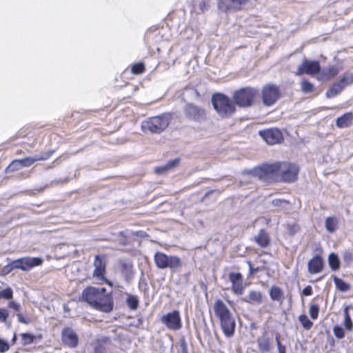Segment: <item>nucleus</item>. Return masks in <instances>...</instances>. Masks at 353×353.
Here are the masks:
<instances>
[{"label":"nucleus","instance_id":"1","mask_svg":"<svg viewBox=\"0 0 353 353\" xmlns=\"http://www.w3.org/2000/svg\"><path fill=\"white\" fill-rule=\"evenodd\" d=\"M83 299L93 308L103 312L113 310V299L105 288L88 287L82 292Z\"/></svg>","mask_w":353,"mask_h":353},{"label":"nucleus","instance_id":"2","mask_svg":"<svg viewBox=\"0 0 353 353\" xmlns=\"http://www.w3.org/2000/svg\"><path fill=\"white\" fill-rule=\"evenodd\" d=\"M213 310L224 335L228 338L232 337L234 334L236 322L230 309L222 300L219 299L215 301Z\"/></svg>","mask_w":353,"mask_h":353},{"label":"nucleus","instance_id":"3","mask_svg":"<svg viewBox=\"0 0 353 353\" xmlns=\"http://www.w3.org/2000/svg\"><path fill=\"white\" fill-rule=\"evenodd\" d=\"M170 121L171 116L169 114L149 117L142 121L141 129L145 133L161 134L168 127Z\"/></svg>","mask_w":353,"mask_h":353},{"label":"nucleus","instance_id":"4","mask_svg":"<svg viewBox=\"0 0 353 353\" xmlns=\"http://www.w3.org/2000/svg\"><path fill=\"white\" fill-rule=\"evenodd\" d=\"M214 108L222 117H228L235 112V106L227 96L216 93L212 97Z\"/></svg>","mask_w":353,"mask_h":353},{"label":"nucleus","instance_id":"5","mask_svg":"<svg viewBox=\"0 0 353 353\" xmlns=\"http://www.w3.org/2000/svg\"><path fill=\"white\" fill-rule=\"evenodd\" d=\"M277 162L272 164H263L256 167L250 171V173L260 180L265 182L278 181Z\"/></svg>","mask_w":353,"mask_h":353},{"label":"nucleus","instance_id":"6","mask_svg":"<svg viewBox=\"0 0 353 353\" xmlns=\"http://www.w3.org/2000/svg\"><path fill=\"white\" fill-rule=\"evenodd\" d=\"M257 90L253 88H243L236 91L233 99L236 105L241 108H248L252 105L254 99L257 94Z\"/></svg>","mask_w":353,"mask_h":353},{"label":"nucleus","instance_id":"7","mask_svg":"<svg viewBox=\"0 0 353 353\" xmlns=\"http://www.w3.org/2000/svg\"><path fill=\"white\" fill-rule=\"evenodd\" d=\"M278 181L286 183L294 182L297 179L299 168L296 164L287 162H277Z\"/></svg>","mask_w":353,"mask_h":353},{"label":"nucleus","instance_id":"8","mask_svg":"<svg viewBox=\"0 0 353 353\" xmlns=\"http://www.w3.org/2000/svg\"><path fill=\"white\" fill-rule=\"evenodd\" d=\"M154 260L157 268L160 269L170 268L178 269L181 266V260L179 257L172 255H167L158 252L154 256Z\"/></svg>","mask_w":353,"mask_h":353},{"label":"nucleus","instance_id":"9","mask_svg":"<svg viewBox=\"0 0 353 353\" xmlns=\"http://www.w3.org/2000/svg\"><path fill=\"white\" fill-rule=\"evenodd\" d=\"M281 97L279 88L273 84H268L262 90L263 103L266 106L274 105Z\"/></svg>","mask_w":353,"mask_h":353},{"label":"nucleus","instance_id":"10","mask_svg":"<svg viewBox=\"0 0 353 353\" xmlns=\"http://www.w3.org/2000/svg\"><path fill=\"white\" fill-rule=\"evenodd\" d=\"M161 321L170 330L176 331L182 327L180 313L178 310H174L163 315L161 317Z\"/></svg>","mask_w":353,"mask_h":353},{"label":"nucleus","instance_id":"11","mask_svg":"<svg viewBox=\"0 0 353 353\" xmlns=\"http://www.w3.org/2000/svg\"><path fill=\"white\" fill-rule=\"evenodd\" d=\"M353 83V74H345L338 82L334 83L326 92L327 98H333L338 95L343 88Z\"/></svg>","mask_w":353,"mask_h":353},{"label":"nucleus","instance_id":"12","mask_svg":"<svg viewBox=\"0 0 353 353\" xmlns=\"http://www.w3.org/2000/svg\"><path fill=\"white\" fill-rule=\"evenodd\" d=\"M43 259L40 257H23L12 261V266L23 271H29L32 268L41 265Z\"/></svg>","mask_w":353,"mask_h":353},{"label":"nucleus","instance_id":"13","mask_svg":"<svg viewBox=\"0 0 353 353\" xmlns=\"http://www.w3.org/2000/svg\"><path fill=\"white\" fill-rule=\"evenodd\" d=\"M185 117L190 120L201 122L205 118V110L194 103H187L183 108Z\"/></svg>","mask_w":353,"mask_h":353},{"label":"nucleus","instance_id":"14","mask_svg":"<svg viewBox=\"0 0 353 353\" xmlns=\"http://www.w3.org/2000/svg\"><path fill=\"white\" fill-rule=\"evenodd\" d=\"M94 267V268L92 273L93 276L97 279L99 281H105L108 284L111 285V283L108 281L104 276V273L106 269V262L103 256H95Z\"/></svg>","mask_w":353,"mask_h":353},{"label":"nucleus","instance_id":"15","mask_svg":"<svg viewBox=\"0 0 353 353\" xmlns=\"http://www.w3.org/2000/svg\"><path fill=\"white\" fill-rule=\"evenodd\" d=\"M321 66L317 61H310L305 59L301 64L298 66L296 75L307 74L314 75L320 72Z\"/></svg>","mask_w":353,"mask_h":353},{"label":"nucleus","instance_id":"16","mask_svg":"<svg viewBox=\"0 0 353 353\" xmlns=\"http://www.w3.org/2000/svg\"><path fill=\"white\" fill-rule=\"evenodd\" d=\"M248 0H219L218 8L223 12L239 11L242 10Z\"/></svg>","mask_w":353,"mask_h":353},{"label":"nucleus","instance_id":"17","mask_svg":"<svg viewBox=\"0 0 353 353\" xmlns=\"http://www.w3.org/2000/svg\"><path fill=\"white\" fill-rule=\"evenodd\" d=\"M260 137L269 145L279 143L283 140V135L280 130L270 128L259 132Z\"/></svg>","mask_w":353,"mask_h":353},{"label":"nucleus","instance_id":"18","mask_svg":"<svg viewBox=\"0 0 353 353\" xmlns=\"http://www.w3.org/2000/svg\"><path fill=\"white\" fill-rule=\"evenodd\" d=\"M54 151L53 150L42 152L40 154H35L32 157L19 159V162L21 163L22 168L30 167L37 161L48 159L54 154Z\"/></svg>","mask_w":353,"mask_h":353},{"label":"nucleus","instance_id":"19","mask_svg":"<svg viewBox=\"0 0 353 353\" xmlns=\"http://www.w3.org/2000/svg\"><path fill=\"white\" fill-rule=\"evenodd\" d=\"M61 337L63 344L68 347L74 348L78 345L79 337L71 328L63 329L61 332Z\"/></svg>","mask_w":353,"mask_h":353},{"label":"nucleus","instance_id":"20","mask_svg":"<svg viewBox=\"0 0 353 353\" xmlns=\"http://www.w3.org/2000/svg\"><path fill=\"white\" fill-rule=\"evenodd\" d=\"M242 275L239 272H230L229 279L232 284V290L236 294L243 292Z\"/></svg>","mask_w":353,"mask_h":353},{"label":"nucleus","instance_id":"21","mask_svg":"<svg viewBox=\"0 0 353 353\" xmlns=\"http://www.w3.org/2000/svg\"><path fill=\"white\" fill-rule=\"evenodd\" d=\"M323 262L319 255H315L307 263V270L310 274H317L323 270Z\"/></svg>","mask_w":353,"mask_h":353},{"label":"nucleus","instance_id":"22","mask_svg":"<svg viewBox=\"0 0 353 353\" xmlns=\"http://www.w3.org/2000/svg\"><path fill=\"white\" fill-rule=\"evenodd\" d=\"M254 241L261 248H267L270 243V239L268 233L263 229L259 230L257 235L254 237Z\"/></svg>","mask_w":353,"mask_h":353},{"label":"nucleus","instance_id":"23","mask_svg":"<svg viewBox=\"0 0 353 353\" xmlns=\"http://www.w3.org/2000/svg\"><path fill=\"white\" fill-rule=\"evenodd\" d=\"M180 163V159L176 158L174 159L170 160L166 164L157 167L154 169L155 173L158 174H163L170 170L177 167Z\"/></svg>","mask_w":353,"mask_h":353},{"label":"nucleus","instance_id":"24","mask_svg":"<svg viewBox=\"0 0 353 353\" xmlns=\"http://www.w3.org/2000/svg\"><path fill=\"white\" fill-rule=\"evenodd\" d=\"M353 119V114L352 112H347L336 119V126L340 128H344L350 126L352 124Z\"/></svg>","mask_w":353,"mask_h":353},{"label":"nucleus","instance_id":"25","mask_svg":"<svg viewBox=\"0 0 353 353\" xmlns=\"http://www.w3.org/2000/svg\"><path fill=\"white\" fill-rule=\"evenodd\" d=\"M243 301L246 303L260 304L262 301V294L259 291L251 290L247 296L243 298Z\"/></svg>","mask_w":353,"mask_h":353},{"label":"nucleus","instance_id":"26","mask_svg":"<svg viewBox=\"0 0 353 353\" xmlns=\"http://www.w3.org/2000/svg\"><path fill=\"white\" fill-rule=\"evenodd\" d=\"M332 279L334 281L336 289L340 292H347L351 288L349 283L345 282L343 280L337 277L336 276H332Z\"/></svg>","mask_w":353,"mask_h":353},{"label":"nucleus","instance_id":"27","mask_svg":"<svg viewBox=\"0 0 353 353\" xmlns=\"http://www.w3.org/2000/svg\"><path fill=\"white\" fill-rule=\"evenodd\" d=\"M270 296L271 299L276 301H282L283 299V294L281 288L278 286L273 285L270 290Z\"/></svg>","mask_w":353,"mask_h":353},{"label":"nucleus","instance_id":"28","mask_svg":"<svg viewBox=\"0 0 353 353\" xmlns=\"http://www.w3.org/2000/svg\"><path fill=\"white\" fill-rule=\"evenodd\" d=\"M338 221L335 217L329 216L325 221V227L329 232H334L337 228Z\"/></svg>","mask_w":353,"mask_h":353},{"label":"nucleus","instance_id":"29","mask_svg":"<svg viewBox=\"0 0 353 353\" xmlns=\"http://www.w3.org/2000/svg\"><path fill=\"white\" fill-rule=\"evenodd\" d=\"M328 263L332 270H338L340 267V261L337 254L334 252L330 254L328 256Z\"/></svg>","mask_w":353,"mask_h":353},{"label":"nucleus","instance_id":"30","mask_svg":"<svg viewBox=\"0 0 353 353\" xmlns=\"http://www.w3.org/2000/svg\"><path fill=\"white\" fill-rule=\"evenodd\" d=\"M209 4L205 0L200 1L198 3H194L193 6L194 11L197 14L203 13L209 9Z\"/></svg>","mask_w":353,"mask_h":353},{"label":"nucleus","instance_id":"31","mask_svg":"<svg viewBox=\"0 0 353 353\" xmlns=\"http://www.w3.org/2000/svg\"><path fill=\"white\" fill-rule=\"evenodd\" d=\"M349 305H346L344 308V325L347 330H352L353 327V323L349 314Z\"/></svg>","mask_w":353,"mask_h":353},{"label":"nucleus","instance_id":"32","mask_svg":"<svg viewBox=\"0 0 353 353\" xmlns=\"http://www.w3.org/2000/svg\"><path fill=\"white\" fill-rule=\"evenodd\" d=\"M126 303L129 308L135 310L138 307L139 299L135 296L129 295L126 299Z\"/></svg>","mask_w":353,"mask_h":353},{"label":"nucleus","instance_id":"33","mask_svg":"<svg viewBox=\"0 0 353 353\" xmlns=\"http://www.w3.org/2000/svg\"><path fill=\"white\" fill-rule=\"evenodd\" d=\"M259 348L263 352L270 351V342L269 339H262L258 340Z\"/></svg>","mask_w":353,"mask_h":353},{"label":"nucleus","instance_id":"34","mask_svg":"<svg viewBox=\"0 0 353 353\" xmlns=\"http://www.w3.org/2000/svg\"><path fill=\"white\" fill-rule=\"evenodd\" d=\"M299 320L302 324L303 327L307 330H310L313 325V323L308 319V317L305 314L300 315L299 317Z\"/></svg>","mask_w":353,"mask_h":353},{"label":"nucleus","instance_id":"35","mask_svg":"<svg viewBox=\"0 0 353 353\" xmlns=\"http://www.w3.org/2000/svg\"><path fill=\"white\" fill-rule=\"evenodd\" d=\"M301 90L304 93H311L314 90V85L307 80H303L301 83Z\"/></svg>","mask_w":353,"mask_h":353},{"label":"nucleus","instance_id":"36","mask_svg":"<svg viewBox=\"0 0 353 353\" xmlns=\"http://www.w3.org/2000/svg\"><path fill=\"white\" fill-rule=\"evenodd\" d=\"M13 297V291L11 288L8 287L0 291V299L10 300Z\"/></svg>","mask_w":353,"mask_h":353},{"label":"nucleus","instance_id":"37","mask_svg":"<svg viewBox=\"0 0 353 353\" xmlns=\"http://www.w3.org/2000/svg\"><path fill=\"white\" fill-rule=\"evenodd\" d=\"M21 341L23 345H29L34 342L35 336L30 333H22Z\"/></svg>","mask_w":353,"mask_h":353},{"label":"nucleus","instance_id":"38","mask_svg":"<svg viewBox=\"0 0 353 353\" xmlns=\"http://www.w3.org/2000/svg\"><path fill=\"white\" fill-rule=\"evenodd\" d=\"M319 306L317 304L312 303L310 306L309 313L312 319H316L319 316Z\"/></svg>","mask_w":353,"mask_h":353},{"label":"nucleus","instance_id":"39","mask_svg":"<svg viewBox=\"0 0 353 353\" xmlns=\"http://www.w3.org/2000/svg\"><path fill=\"white\" fill-rule=\"evenodd\" d=\"M145 70V66L143 63H138L136 64H134L132 66V72L135 74H139L143 72Z\"/></svg>","mask_w":353,"mask_h":353},{"label":"nucleus","instance_id":"40","mask_svg":"<svg viewBox=\"0 0 353 353\" xmlns=\"http://www.w3.org/2000/svg\"><path fill=\"white\" fill-rule=\"evenodd\" d=\"M21 168H22V167L21 163L19 162V159H15L12 161V162L7 167L6 170L14 172L19 170Z\"/></svg>","mask_w":353,"mask_h":353},{"label":"nucleus","instance_id":"41","mask_svg":"<svg viewBox=\"0 0 353 353\" xmlns=\"http://www.w3.org/2000/svg\"><path fill=\"white\" fill-rule=\"evenodd\" d=\"M343 259L346 264L353 261V250H345L343 254Z\"/></svg>","mask_w":353,"mask_h":353},{"label":"nucleus","instance_id":"42","mask_svg":"<svg viewBox=\"0 0 353 353\" xmlns=\"http://www.w3.org/2000/svg\"><path fill=\"white\" fill-rule=\"evenodd\" d=\"M333 332L334 336L338 339H343L345 336V332L343 329L339 325H335L333 327Z\"/></svg>","mask_w":353,"mask_h":353},{"label":"nucleus","instance_id":"43","mask_svg":"<svg viewBox=\"0 0 353 353\" xmlns=\"http://www.w3.org/2000/svg\"><path fill=\"white\" fill-rule=\"evenodd\" d=\"M272 204L275 207L285 208L289 204V202L285 199H276L272 200Z\"/></svg>","mask_w":353,"mask_h":353},{"label":"nucleus","instance_id":"44","mask_svg":"<svg viewBox=\"0 0 353 353\" xmlns=\"http://www.w3.org/2000/svg\"><path fill=\"white\" fill-rule=\"evenodd\" d=\"M10 349L8 343L0 338V352H6Z\"/></svg>","mask_w":353,"mask_h":353},{"label":"nucleus","instance_id":"45","mask_svg":"<svg viewBox=\"0 0 353 353\" xmlns=\"http://www.w3.org/2000/svg\"><path fill=\"white\" fill-rule=\"evenodd\" d=\"M94 353H107L106 348L103 345L98 343L94 347Z\"/></svg>","mask_w":353,"mask_h":353},{"label":"nucleus","instance_id":"46","mask_svg":"<svg viewBox=\"0 0 353 353\" xmlns=\"http://www.w3.org/2000/svg\"><path fill=\"white\" fill-rule=\"evenodd\" d=\"M181 353H189L188 345L184 338H181L179 341Z\"/></svg>","mask_w":353,"mask_h":353},{"label":"nucleus","instance_id":"47","mask_svg":"<svg viewBox=\"0 0 353 353\" xmlns=\"http://www.w3.org/2000/svg\"><path fill=\"white\" fill-rule=\"evenodd\" d=\"M9 315V313L6 309H0V322H6Z\"/></svg>","mask_w":353,"mask_h":353},{"label":"nucleus","instance_id":"48","mask_svg":"<svg viewBox=\"0 0 353 353\" xmlns=\"http://www.w3.org/2000/svg\"><path fill=\"white\" fill-rule=\"evenodd\" d=\"M122 268L125 270V273L126 275L131 276V274L132 273V264L123 263L122 265Z\"/></svg>","mask_w":353,"mask_h":353},{"label":"nucleus","instance_id":"49","mask_svg":"<svg viewBox=\"0 0 353 353\" xmlns=\"http://www.w3.org/2000/svg\"><path fill=\"white\" fill-rule=\"evenodd\" d=\"M302 294L304 296H310L312 294V288L310 285L305 287L302 290Z\"/></svg>","mask_w":353,"mask_h":353},{"label":"nucleus","instance_id":"50","mask_svg":"<svg viewBox=\"0 0 353 353\" xmlns=\"http://www.w3.org/2000/svg\"><path fill=\"white\" fill-rule=\"evenodd\" d=\"M16 269L12 266V262L10 264H8V265H6L3 269V272L4 274H9L12 270Z\"/></svg>","mask_w":353,"mask_h":353},{"label":"nucleus","instance_id":"51","mask_svg":"<svg viewBox=\"0 0 353 353\" xmlns=\"http://www.w3.org/2000/svg\"><path fill=\"white\" fill-rule=\"evenodd\" d=\"M17 316L19 322L26 325H28L29 323L28 321L23 316L22 314L19 313L17 314Z\"/></svg>","mask_w":353,"mask_h":353},{"label":"nucleus","instance_id":"52","mask_svg":"<svg viewBox=\"0 0 353 353\" xmlns=\"http://www.w3.org/2000/svg\"><path fill=\"white\" fill-rule=\"evenodd\" d=\"M8 307L16 310V311H19L20 310V305L19 303H17L14 301H11L8 303Z\"/></svg>","mask_w":353,"mask_h":353},{"label":"nucleus","instance_id":"53","mask_svg":"<svg viewBox=\"0 0 353 353\" xmlns=\"http://www.w3.org/2000/svg\"><path fill=\"white\" fill-rule=\"evenodd\" d=\"M275 339H276V341L278 350H281V349H284V347H285L284 345H283L280 341V335L276 334Z\"/></svg>","mask_w":353,"mask_h":353},{"label":"nucleus","instance_id":"54","mask_svg":"<svg viewBox=\"0 0 353 353\" xmlns=\"http://www.w3.org/2000/svg\"><path fill=\"white\" fill-rule=\"evenodd\" d=\"M248 264H249V268H250V274H254V272H258V270H259V269H258V268H253V266L252 265L251 262H250V261H249V262H248Z\"/></svg>","mask_w":353,"mask_h":353},{"label":"nucleus","instance_id":"55","mask_svg":"<svg viewBox=\"0 0 353 353\" xmlns=\"http://www.w3.org/2000/svg\"><path fill=\"white\" fill-rule=\"evenodd\" d=\"M330 72H331V74H332V76H334V75H335V74H337L338 71H337V70H336V68H332L330 69Z\"/></svg>","mask_w":353,"mask_h":353},{"label":"nucleus","instance_id":"56","mask_svg":"<svg viewBox=\"0 0 353 353\" xmlns=\"http://www.w3.org/2000/svg\"><path fill=\"white\" fill-rule=\"evenodd\" d=\"M279 353H285V347H284V349L279 350Z\"/></svg>","mask_w":353,"mask_h":353},{"label":"nucleus","instance_id":"57","mask_svg":"<svg viewBox=\"0 0 353 353\" xmlns=\"http://www.w3.org/2000/svg\"><path fill=\"white\" fill-rule=\"evenodd\" d=\"M119 234H120L121 235H123V232H119Z\"/></svg>","mask_w":353,"mask_h":353},{"label":"nucleus","instance_id":"58","mask_svg":"<svg viewBox=\"0 0 353 353\" xmlns=\"http://www.w3.org/2000/svg\"><path fill=\"white\" fill-rule=\"evenodd\" d=\"M15 339H16V336H14V338H13V339H12V340H13V341H15Z\"/></svg>","mask_w":353,"mask_h":353}]
</instances>
